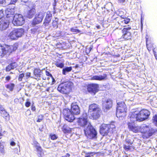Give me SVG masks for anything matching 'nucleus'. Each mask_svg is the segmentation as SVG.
<instances>
[{
  "instance_id": "f257e3e1",
  "label": "nucleus",
  "mask_w": 157,
  "mask_h": 157,
  "mask_svg": "<svg viewBox=\"0 0 157 157\" xmlns=\"http://www.w3.org/2000/svg\"><path fill=\"white\" fill-rule=\"evenodd\" d=\"M87 115L83 113L82 116L78 119L77 122L79 125L84 127V131L85 135L90 139L95 138L97 132L90 124L88 122Z\"/></svg>"
},
{
  "instance_id": "f03ea898",
  "label": "nucleus",
  "mask_w": 157,
  "mask_h": 157,
  "mask_svg": "<svg viewBox=\"0 0 157 157\" xmlns=\"http://www.w3.org/2000/svg\"><path fill=\"white\" fill-rule=\"evenodd\" d=\"M150 114L148 110L143 109L138 113L137 112L132 113L130 115V120L132 121H142L148 119Z\"/></svg>"
},
{
  "instance_id": "7ed1b4c3",
  "label": "nucleus",
  "mask_w": 157,
  "mask_h": 157,
  "mask_svg": "<svg viewBox=\"0 0 157 157\" xmlns=\"http://www.w3.org/2000/svg\"><path fill=\"white\" fill-rule=\"evenodd\" d=\"M72 85L73 83L70 81L63 82L58 86L57 89L60 93L67 94L70 92Z\"/></svg>"
},
{
  "instance_id": "20e7f679",
  "label": "nucleus",
  "mask_w": 157,
  "mask_h": 157,
  "mask_svg": "<svg viewBox=\"0 0 157 157\" xmlns=\"http://www.w3.org/2000/svg\"><path fill=\"white\" fill-rule=\"evenodd\" d=\"M115 130V125L112 124H103L100 127V133L103 136L107 135L109 132L110 133H112Z\"/></svg>"
},
{
  "instance_id": "39448f33",
  "label": "nucleus",
  "mask_w": 157,
  "mask_h": 157,
  "mask_svg": "<svg viewBox=\"0 0 157 157\" xmlns=\"http://www.w3.org/2000/svg\"><path fill=\"white\" fill-rule=\"evenodd\" d=\"M18 44H14L13 45L8 46L5 48L0 44V57H2L6 54L10 55L13 52L15 51L17 48Z\"/></svg>"
},
{
  "instance_id": "423d86ee",
  "label": "nucleus",
  "mask_w": 157,
  "mask_h": 157,
  "mask_svg": "<svg viewBox=\"0 0 157 157\" xmlns=\"http://www.w3.org/2000/svg\"><path fill=\"white\" fill-rule=\"evenodd\" d=\"M89 112L92 113L90 114L94 119H97L100 115L101 111L98 105L95 103L90 105L89 107Z\"/></svg>"
},
{
  "instance_id": "0eeeda50",
  "label": "nucleus",
  "mask_w": 157,
  "mask_h": 157,
  "mask_svg": "<svg viewBox=\"0 0 157 157\" xmlns=\"http://www.w3.org/2000/svg\"><path fill=\"white\" fill-rule=\"evenodd\" d=\"M117 103L116 116L117 117H120L123 116L122 113L126 112V106L123 101L117 102Z\"/></svg>"
},
{
  "instance_id": "6e6552de",
  "label": "nucleus",
  "mask_w": 157,
  "mask_h": 157,
  "mask_svg": "<svg viewBox=\"0 0 157 157\" xmlns=\"http://www.w3.org/2000/svg\"><path fill=\"white\" fill-rule=\"evenodd\" d=\"M63 114L65 120L69 122H73L75 119L74 115L71 110L68 108H66L63 110Z\"/></svg>"
},
{
  "instance_id": "1a4fd4ad",
  "label": "nucleus",
  "mask_w": 157,
  "mask_h": 157,
  "mask_svg": "<svg viewBox=\"0 0 157 157\" xmlns=\"http://www.w3.org/2000/svg\"><path fill=\"white\" fill-rule=\"evenodd\" d=\"M13 18L12 23L15 26L22 25L25 23V19L21 14H15Z\"/></svg>"
},
{
  "instance_id": "9d476101",
  "label": "nucleus",
  "mask_w": 157,
  "mask_h": 157,
  "mask_svg": "<svg viewBox=\"0 0 157 157\" xmlns=\"http://www.w3.org/2000/svg\"><path fill=\"white\" fill-rule=\"evenodd\" d=\"M24 32V30L23 29H17L11 32L9 36L10 37V39H15V37L17 38L21 37Z\"/></svg>"
},
{
  "instance_id": "9b49d317",
  "label": "nucleus",
  "mask_w": 157,
  "mask_h": 157,
  "mask_svg": "<svg viewBox=\"0 0 157 157\" xmlns=\"http://www.w3.org/2000/svg\"><path fill=\"white\" fill-rule=\"evenodd\" d=\"M44 16V14L42 12H40L36 13L32 22V25H34L40 23L42 21Z\"/></svg>"
},
{
  "instance_id": "f8f14e48",
  "label": "nucleus",
  "mask_w": 157,
  "mask_h": 157,
  "mask_svg": "<svg viewBox=\"0 0 157 157\" xmlns=\"http://www.w3.org/2000/svg\"><path fill=\"white\" fill-rule=\"evenodd\" d=\"M139 130L141 133L147 134L149 136H151L154 133V132L150 129L149 126L145 124L141 125Z\"/></svg>"
},
{
  "instance_id": "ddd939ff",
  "label": "nucleus",
  "mask_w": 157,
  "mask_h": 157,
  "mask_svg": "<svg viewBox=\"0 0 157 157\" xmlns=\"http://www.w3.org/2000/svg\"><path fill=\"white\" fill-rule=\"evenodd\" d=\"M112 101L110 99H105L102 101V108L105 111H107L112 108Z\"/></svg>"
},
{
  "instance_id": "4468645a",
  "label": "nucleus",
  "mask_w": 157,
  "mask_h": 157,
  "mask_svg": "<svg viewBox=\"0 0 157 157\" xmlns=\"http://www.w3.org/2000/svg\"><path fill=\"white\" fill-rule=\"evenodd\" d=\"M98 85L97 84L92 83L89 84L87 89L88 91L94 94L98 91Z\"/></svg>"
},
{
  "instance_id": "2eb2a0df",
  "label": "nucleus",
  "mask_w": 157,
  "mask_h": 157,
  "mask_svg": "<svg viewBox=\"0 0 157 157\" xmlns=\"http://www.w3.org/2000/svg\"><path fill=\"white\" fill-rule=\"evenodd\" d=\"M130 121L131 122H129L128 124L129 130L135 133L138 132L139 130V127L135 125L134 123L135 121H132L131 120Z\"/></svg>"
},
{
  "instance_id": "dca6fc26",
  "label": "nucleus",
  "mask_w": 157,
  "mask_h": 157,
  "mask_svg": "<svg viewBox=\"0 0 157 157\" xmlns=\"http://www.w3.org/2000/svg\"><path fill=\"white\" fill-rule=\"evenodd\" d=\"M71 110L74 115H77L80 113V108L76 102L72 103L71 104Z\"/></svg>"
},
{
  "instance_id": "f3484780",
  "label": "nucleus",
  "mask_w": 157,
  "mask_h": 157,
  "mask_svg": "<svg viewBox=\"0 0 157 157\" xmlns=\"http://www.w3.org/2000/svg\"><path fill=\"white\" fill-rule=\"evenodd\" d=\"M131 29L130 27L125 28L122 30L123 35L122 36L123 38L124 39H130L131 34L129 30Z\"/></svg>"
},
{
  "instance_id": "a211bd4d",
  "label": "nucleus",
  "mask_w": 157,
  "mask_h": 157,
  "mask_svg": "<svg viewBox=\"0 0 157 157\" xmlns=\"http://www.w3.org/2000/svg\"><path fill=\"white\" fill-rule=\"evenodd\" d=\"M7 18L12 17L13 18V15L14 13V9L13 7L10 8L9 7L7 8L5 11Z\"/></svg>"
},
{
  "instance_id": "6ab92c4d",
  "label": "nucleus",
  "mask_w": 157,
  "mask_h": 157,
  "mask_svg": "<svg viewBox=\"0 0 157 157\" xmlns=\"http://www.w3.org/2000/svg\"><path fill=\"white\" fill-rule=\"evenodd\" d=\"M52 17V14L50 11H48L46 13L44 24L45 26H47L50 22Z\"/></svg>"
},
{
  "instance_id": "aec40b11",
  "label": "nucleus",
  "mask_w": 157,
  "mask_h": 157,
  "mask_svg": "<svg viewBox=\"0 0 157 157\" xmlns=\"http://www.w3.org/2000/svg\"><path fill=\"white\" fill-rule=\"evenodd\" d=\"M0 22L1 23L0 24V29L1 30L6 29L8 27L9 24V21L8 20H2Z\"/></svg>"
},
{
  "instance_id": "412c9836",
  "label": "nucleus",
  "mask_w": 157,
  "mask_h": 157,
  "mask_svg": "<svg viewBox=\"0 0 157 157\" xmlns=\"http://www.w3.org/2000/svg\"><path fill=\"white\" fill-rule=\"evenodd\" d=\"M107 75L106 74H103V75H94L91 76L90 79L92 80L101 81L105 79L107 77Z\"/></svg>"
},
{
  "instance_id": "4be33fe9",
  "label": "nucleus",
  "mask_w": 157,
  "mask_h": 157,
  "mask_svg": "<svg viewBox=\"0 0 157 157\" xmlns=\"http://www.w3.org/2000/svg\"><path fill=\"white\" fill-rule=\"evenodd\" d=\"M0 111L1 114L6 120L9 121L10 120V115L9 113L4 109H0Z\"/></svg>"
},
{
  "instance_id": "5701e85b",
  "label": "nucleus",
  "mask_w": 157,
  "mask_h": 157,
  "mask_svg": "<svg viewBox=\"0 0 157 157\" xmlns=\"http://www.w3.org/2000/svg\"><path fill=\"white\" fill-rule=\"evenodd\" d=\"M17 64L16 62L11 63L6 67V70L7 71H10L11 69H13L17 67Z\"/></svg>"
},
{
  "instance_id": "b1692460",
  "label": "nucleus",
  "mask_w": 157,
  "mask_h": 157,
  "mask_svg": "<svg viewBox=\"0 0 157 157\" xmlns=\"http://www.w3.org/2000/svg\"><path fill=\"white\" fill-rule=\"evenodd\" d=\"M36 13V10L34 9H32L27 13V17L29 18H32Z\"/></svg>"
},
{
  "instance_id": "393cba45",
  "label": "nucleus",
  "mask_w": 157,
  "mask_h": 157,
  "mask_svg": "<svg viewBox=\"0 0 157 157\" xmlns=\"http://www.w3.org/2000/svg\"><path fill=\"white\" fill-rule=\"evenodd\" d=\"M42 71L41 70L38 68H35L33 70V74L34 76L36 77H40L41 75Z\"/></svg>"
},
{
  "instance_id": "a878e982",
  "label": "nucleus",
  "mask_w": 157,
  "mask_h": 157,
  "mask_svg": "<svg viewBox=\"0 0 157 157\" xmlns=\"http://www.w3.org/2000/svg\"><path fill=\"white\" fill-rule=\"evenodd\" d=\"M151 40H146V46L149 51L151 50V48H154V44Z\"/></svg>"
},
{
  "instance_id": "bb28decb",
  "label": "nucleus",
  "mask_w": 157,
  "mask_h": 157,
  "mask_svg": "<svg viewBox=\"0 0 157 157\" xmlns=\"http://www.w3.org/2000/svg\"><path fill=\"white\" fill-rule=\"evenodd\" d=\"M72 70V67H66L63 69L62 70V74L64 75H66L67 73L70 72Z\"/></svg>"
},
{
  "instance_id": "cd10ccee",
  "label": "nucleus",
  "mask_w": 157,
  "mask_h": 157,
  "mask_svg": "<svg viewBox=\"0 0 157 157\" xmlns=\"http://www.w3.org/2000/svg\"><path fill=\"white\" fill-rule=\"evenodd\" d=\"M72 128H70L66 125H64L63 128V131L64 133H70L71 132Z\"/></svg>"
},
{
  "instance_id": "c85d7f7f",
  "label": "nucleus",
  "mask_w": 157,
  "mask_h": 157,
  "mask_svg": "<svg viewBox=\"0 0 157 157\" xmlns=\"http://www.w3.org/2000/svg\"><path fill=\"white\" fill-rule=\"evenodd\" d=\"M15 85L13 83H10L6 85L5 86L6 88L9 89L10 91H13L14 87Z\"/></svg>"
},
{
  "instance_id": "c756f323",
  "label": "nucleus",
  "mask_w": 157,
  "mask_h": 157,
  "mask_svg": "<svg viewBox=\"0 0 157 157\" xmlns=\"http://www.w3.org/2000/svg\"><path fill=\"white\" fill-rule=\"evenodd\" d=\"M71 31L74 33L76 34L77 33H80L82 34V32L78 30L76 27H73L71 29Z\"/></svg>"
},
{
  "instance_id": "7c9ffc66",
  "label": "nucleus",
  "mask_w": 157,
  "mask_h": 157,
  "mask_svg": "<svg viewBox=\"0 0 157 157\" xmlns=\"http://www.w3.org/2000/svg\"><path fill=\"white\" fill-rule=\"evenodd\" d=\"M58 19H55V20L53 21L52 22V25L53 28L56 29L58 28Z\"/></svg>"
},
{
  "instance_id": "2f4dec72",
  "label": "nucleus",
  "mask_w": 157,
  "mask_h": 157,
  "mask_svg": "<svg viewBox=\"0 0 157 157\" xmlns=\"http://www.w3.org/2000/svg\"><path fill=\"white\" fill-rule=\"evenodd\" d=\"M125 141L126 144L130 145H132L133 142V140H132L129 138L126 139Z\"/></svg>"
},
{
  "instance_id": "473e14b6",
  "label": "nucleus",
  "mask_w": 157,
  "mask_h": 157,
  "mask_svg": "<svg viewBox=\"0 0 157 157\" xmlns=\"http://www.w3.org/2000/svg\"><path fill=\"white\" fill-rule=\"evenodd\" d=\"M49 137L51 139L53 140H56L58 138V136L55 134L51 133L49 135Z\"/></svg>"
},
{
  "instance_id": "72a5a7b5",
  "label": "nucleus",
  "mask_w": 157,
  "mask_h": 157,
  "mask_svg": "<svg viewBox=\"0 0 157 157\" xmlns=\"http://www.w3.org/2000/svg\"><path fill=\"white\" fill-rule=\"evenodd\" d=\"M153 123L157 126V114H155L153 117Z\"/></svg>"
},
{
  "instance_id": "f704fd0d",
  "label": "nucleus",
  "mask_w": 157,
  "mask_h": 157,
  "mask_svg": "<svg viewBox=\"0 0 157 157\" xmlns=\"http://www.w3.org/2000/svg\"><path fill=\"white\" fill-rule=\"evenodd\" d=\"M55 65L58 67L62 68L64 67V63H59L57 62L55 63Z\"/></svg>"
},
{
  "instance_id": "c9c22d12",
  "label": "nucleus",
  "mask_w": 157,
  "mask_h": 157,
  "mask_svg": "<svg viewBox=\"0 0 157 157\" xmlns=\"http://www.w3.org/2000/svg\"><path fill=\"white\" fill-rule=\"evenodd\" d=\"M46 75L47 76H50V77H51L52 78V82H55V80H54V78L53 77L51 73H49V72L48 71H46Z\"/></svg>"
},
{
  "instance_id": "e433bc0d",
  "label": "nucleus",
  "mask_w": 157,
  "mask_h": 157,
  "mask_svg": "<svg viewBox=\"0 0 157 157\" xmlns=\"http://www.w3.org/2000/svg\"><path fill=\"white\" fill-rule=\"evenodd\" d=\"M36 149H37V151L39 152L38 153L40 155V153L42 151V148L40 146H36Z\"/></svg>"
},
{
  "instance_id": "4c0bfd02",
  "label": "nucleus",
  "mask_w": 157,
  "mask_h": 157,
  "mask_svg": "<svg viewBox=\"0 0 157 157\" xmlns=\"http://www.w3.org/2000/svg\"><path fill=\"white\" fill-rule=\"evenodd\" d=\"M43 119V116L42 115H40L38 116V119L36 121L38 122H40Z\"/></svg>"
},
{
  "instance_id": "58836bf2",
  "label": "nucleus",
  "mask_w": 157,
  "mask_h": 157,
  "mask_svg": "<svg viewBox=\"0 0 157 157\" xmlns=\"http://www.w3.org/2000/svg\"><path fill=\"white\" fill-rule=\"evenodd\" d=\"M31 102L29 101V99H27L25 103V105L27 107H28L31 105Z\"/></svg>"
},
{
  "instance_id": "ea45409f",
  "label": "nucleus",
  "mask_w": 157,
  "mask_h": 157,
  "mask_svg": "<svg viewBox=\"0 0 157 157\" xmlns=\"http://www.w3.org/2000/svg\"><path fill=\"white\" fill-rule=\"evenodd\" d=\"M24 76V74L23 73L20 74L18 77V80L19 81H21L22 80V78Z\"/></svg>"
},
{
  "instance_id": "a19ab883",
  "label": "nucleus",
  "mask_w": 157,
  "mask_h": 157,
  "mask_svg": "<svg viewBox=\"0 0 157 157\" xmlns=\"http://www.w3.org/2000/svg\"><path fill=\"white\" fill-rule=\"evenodd\" d=\"M31 73L30 72H27L26 74V78L27 79L28 78L30 77L31 78H34L33 77L31 76Z\"/></svg>"
},
{
  "instance_id": "79ce46f5",
  "label": "nucleus",
  "mask_w": 157,
  "mask_h": 157,
  "mask_svg": "<svg viewBox=\"0 0 157 157\" xmlns=\"http://www.w3.org/2000/svg\"><path fill=\"white\" fill-rule=\"evenodd\" d=\"M18 0H11L10 4L14 5L17 2Z\"/></svg>"
},
{
  "instance_id": "37998d69",
  "label": "nucleus",
  "mask_w": 157,
  "mask_h": 157,
  "mask_svg": "<svg viewBox=\"0 0 157 157\" xmlns=\"http://www.w3.org/2000/svg\"><path fill=\"white\" fill-rule=\"evenodd\" d=\"M124 148L125 149L129 150L130 149V145H125L124 147Z\"/></svg>"
},
{
  "instance_id": "c03bdc74",
  "label": "nucleus",
  "mask_w": 157,
  "mask_h": 157,
  "mask_svg": "<svg viewBox=\"0 0 157 157\" xmlns=\"http://www.w3.org/2000/svg\"><path fill=\"white\" fill-rule=\"evenodd\" d=\"M31 107V110L33 111H35L36 110V108L35 106H34V105L33 104L32 105Z\"/></svg>"
},
{
  "instance_id": "a18cd8bd",
  "label": "nucleus",
  "mask_w": 157,
  "mask_h": 157,
  "mask_svg": "<svg viewBox=\"0 0 157 157\" xmlns=\"http://www.w3.org/2000/svg\"><path fill=\"white\" fill-rule=\"evenodd\" d=\"M18 148H19V152H20V147L19 146H18ZM14 151L17 153L18 154V148H15L14 149Z\"/></svg>"
},
{
  "instance_id": "49530a36",
  "label": "nucleus",
  "mask_w": 157,
  "mask_h": 157,
  "mask_svg": "<svg viewBox=\"0 0 157 157\" xmlns=\"http://www.w3.org/2000/svg\"><path fill=\"white\" fill-rule=\"evenodd\" d=\"M155 48H154V49H153V52L154 53V56L155 57V58L157 60V55L156 54V52L155 51Z\"/></svg>"
},
{
  "instance_id": "de8ad7c7",
  "label": "nucleus",
  "mask_w": 157,
  "mask_h": 157,
  "mask_svg": "<svg viewBox=\"0 0 157 157\" xmlns=\"http://www.w3.org/2000/svg\"><path fill=\"white\" fill-rule=\"evenodd\" d=\"M3 15V11L2 10H0V20Z\"/></svg>"
},
{
  "instance_id": "09e8293b",
  "label": "nucleus",
  "mask_w": 157,
  "mask_h": 157,
  "mask_svg": "<svg viewBox=\"0 0 157 157\" xmlns=\"http://www.w3.org/2000/svg\"><path fill=\"white\" fill-rule=\"evenodd\" d=\"M123 21H124L125 24H127L129 22L130 20L128 19H124L123 20Z\"/></svg>"
},
{
  "instance_id": "8fccbe9b",
  "label": "nucleus",
  "mask_w": 157,
  "mask_h": 157,
  "mask_svg": "<svg viewBox=\"0 0 157 157\" xmlns=\"http://www.w3.org/2000/svg\"><path fill=\"white\" fill-rule=\"evenodd\" d=\"M26 114H28L29 115H30L31 114V111L29 109H28L26 112Z\"/></svg>"
},
{
  "instance_id": "3c124183",
  "label": "nucleus",
  "mask_w": 157,
  "mask_h": 157,
  "mask_svg": "<svg viewBox=\"0 0 157 157\" xmlns=\"http://www.w3.org/2000/svg\"><path fill=\"white\" fill-rule=\"evenodd\" d=\"M3 147H1L0 149V151L1 153L3 154L4 153V151Z\"/></svg>"
},
{
  "instance_id": "603ef678",
  "label": "nucleus",
  "mask_w": 157,
  "mask_h": 157,
  "mask_svg": "<svg viewBox=\"0 0 157 157\" xmlns=\"http://www.w3.org/2000/svg\"><path fill=\"white\" fill-rule=\"evenodd\" d=\"M6 78V80L8 81H9L11 79V77L10 76H7Z\"/></svg>"
},
{
  "instance_id": "864d4df0",
  "label": "nucleus",
  "mask_w": 157,
  "mask_h": 157,
  "mask_svg": "<svg viewBox=\"0 0 157 157\" xmlns=\"http://www.w3.org/2000/svg\"><path fill=\"white\" fill-rule=\"evenodd\" d=\"M91 154V153H88V154H86L85 155V157H91L90 155Z\"/></svg>"
},
{
  "instance_id": "5fc2aeb1",
  "label": "nucleus",
  "mask_w": 157,
  "mask_h": 157,
  "mask_svg": "<svg viewBox=\"0 0 157 157\" xmlns=\"http://www.w3.org/2000/svg\"><path fill=\"white\" fill-rule=\"evenodd\" d=\"M10 144L11 145L13 146L15 145V143L14 141H12L10 142Z\"/></svg>"
},
{
  "instance_id": "6e6d98bb",
  "label": "nucleus",
  "mask_w": 157,
  "mask_h": 157,
  "mask_svg": "<svg viewBox=\"0 0 157 157\" xmlns=\"http://www.w3.org/2000/svg\"><path fill=\"white\" fill-rule=\"evenodd\" d=\"M118 1L119 2L122 3L125 2V0H118Z\"/></svg>"
},
{
  "instance_id": "4d7b16f0",
  "label": "nucleus",
  "mask_w": 157,
  "mask_h": 157,
  "mask_svg": "<svg viewBox=\"0 0 157 157\" xmlns=\"http://www.w3.org/2000/svg\"><path fill=\"white\" fill-rule=\"evenodd\" d=\"M5 0H0V4H2L5 2Z\"/></svg>"
},
{
  "instance_id": "13d9d810",
  "label": "nucleus",
  "mask_w": 157,
  "mask_h": 157,
  "mask_svg": "<svg viewBox=\"0 0 157 157\" xmlns=\"http://www.w3.org/2000/svg\"><path fill=\"white\" fill-rule=\"evenodd\" d=\"M70 155L68 153H67L65 156L66 157H69Z\"/></svg>"
},
{
  "instance_id": "bf43d9fd",
  "label": "nucleus",
  "mask_w": 157,
  "mask_h": 157,
  "mask_svg": "<svg viewBox=\"0 0 157 157\" xmlns=\"http://www.w3.org/2000/svg\"><path fill=\"white\" fill-rule=\"evenodd\" d=\"M97 28L98 29H100V26L99 25H98L96 26Z\"/></svg>"
},
{
  "instance_id": "052dcab7",
  "label": "nucleus",
  "mask_w": 157,
  "mask_h": 157,
  "mask_svg": "<svg viewBox=\"0 0 157 157\" xmlns=\"http://www.w3.org/2000/svg\"><path fill=\"white\" fill-rule=\"evenodd\" d=\"M2 136V135H0V139L1 138Z\"/></svg>"
},
{
  "instance_id": "680f3d73",
  "label": "nucleus",
  "mask_w": 157,
  "mask_h": 157,
  "mask_svg": "<svg viewBox=\"0 0 157 157\" xmlns=\"http://www.w3.org/2000/svg\"><path fill=\"white\" fill-rule=\"evenodd\" d=\"M5 95L6 96V97H8V95L6 94V95Z\"/></svg>"
},
{
  "instance_id": "e2e57ef3",
  "label": "nucleus",
  "mask_w": 157,
  "mask_h": 157,
  "mask_svg": "<svg viewBox=\"0 0 157 157\" xmlns=\"http://www.w3.org/2000/svg\"><path fill=\"white\" fill-rule=\"evenodd\" d=\"M39 130L40 131H42V129H39Z\"/></svg>"
},
{
  "instance_id": "0e129e2a",
  "label": "nucleus",
  "mask_w": 157,
  "mask_h": 157,
  "mask_svg": "<svg viewBox=\"0 0 157 157\" xmlns=\"http://www.w3.org/2000/svg\"><path fill=\"white\" fill-rule=\"evenodd\" d=\"M2 133H1V131H0V135H2Z\"/></svg>"
},
{
  "instance_id": "69168bd1",
  "label": "nucleus",
  "mask_w": 157,
  "mask_h": 157,
  "mask_svg": "<svg viewBox=\"0 0 157 157\" xmlns=\"http://www.w3.org/2000/svg\"><path fill=\"white\" fill-rule=\"evenodd\" d=\"M6 33H5V34H6ZM6 34H5L4 35V36H6Z\"/></svg>"
},
{
  "instance_id": "338daca9",
  "label": "nucleus",
  "mask_w": 157,
  "mask_h": 157,
  "mask_svg": "<svg viewBox=\"0 0 157 157\" xmlns=\"http://www.w3.org/2000/svg\"><path fill=\"white\" fill-rule=\"evenodd\" d=\"M3 33V32H2L1 33V34H2Z\"/></svg>"
},
{
  "instance_id": "774afa93",
  "label": "nucleus",
  "mask_w": 157,
  "mask_h": 157,
  "mask_svg": "<svg viewBox=\"0 0 157 157\" xmlns=\"http://www.w3.org/2000/svg\"><path fill=\"white\" fill-rule=\"evenodd\" d=\"M62 157H63V156H62Z\"/></svg>"
}]
</instances>
